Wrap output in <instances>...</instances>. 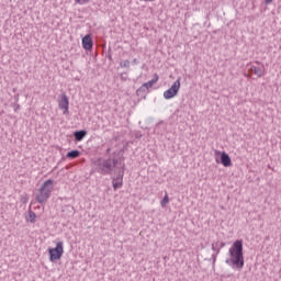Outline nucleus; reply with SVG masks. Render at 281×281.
I'll list each match as a JSON object with an SVG mask.
<instances>
[{
  "mask_svg": "<svg viewBox=\"0 0 281 281\" xmlns=\"http://www.w3.org/2000/svg\"><path fill=\"white\" fill-rule=\"evenodd\" d=\"M229 258L225 260L228 267L233 269H243L245 267V257L243 256V239L234 241L233 246L228 249Z\"/></svg>",
  "mask_w": 281,
  "mask_h": 281,
  "instance_id": "nucleus-1",
  "label": "nucleus"
},
{
  "mask_svg": "<svg viewBox=\"0 0 281 281\" xmlns=\"http://www.w3.org/2000/svg\"><path fill=\"white\" fill-rule=\"evenodd\" d=\"M117 158H98L93 166L95 168V172L99 175H102L103 177H106L109 175H113L115 172V169L117 168L119 164Z\"/></svg>",
  "mask_w": 281,
  "mask_h": 281,
  "instance_id": "nucleus-2",
  "label": "nucleus"
},
{
  "mask_svg": "<svg viewBox=\"0 0 281 281\" xmlns=\"http://www.w3.org/2000/svg\"><path fill=\"white\" fill-rule=\"evenodd\" d=\"M52 192H54V180L48 179L44 181L38 188L35 194V201L41 205H43V203H47L52 196Z\"/></svg>",
  "mask_w": 281,
  "mask_h": 281,
  "instance_id": "nucleus-3",
  "label": "nucleus"
},
{
  "mask_svg": "<svg viewBox=\"0 0 281 281\" xmlns=\"http://www.w3.org/2000/svg\"><path fill=\"white\" fill-rule=\"evenodd\" d=\"M179 89H181V77H179L171 87L164 92L165 100H172V98H177Z\"/></svg>",
  "mask_w": 281,
  "mask_h": 281,
  "instance_id": "nucleus-4",
  "label": "nucleus"
},
{
  "mask_svg": "<svg viewBox=\"0 0 281 281\" xmlns=\"http://www.w3.org/2000/svg\"><path fill=\"white\" fill-rule=\"evenodd\" d=\"M48 254L50 262H56V260H60V258H63V254H65V249L63 248V241H58L55 248H48Z\"/></svg>",
  "mask_w": 281,
  "mask_h": 281,
  "instance_id": "nucleus-5",
  "label": "nucleus"
},
{
  "mask_svg": "<svg viewBox=\"0 0 281 281\" xmlns=\"http://www.w3.org/2000/svg\"><path fill=\"white\" fill-rule=\"evenodd\" d=\"M124 164L122 165V168L117 171V176L115 178H112V186L114 190H119V188H122L123 181H124Z\"/></svg>",
  "mask_w": 281,
  "mask_h": 281,
  "instance_id": "nucleus-6",
  "label": "nucleus"
},
{
  "mask_svg": "<svg viewBox=\"0 0 281 281\" xmlns=\"http://www.w3.org/2000/svg\"><path fill=\"white\" fill-rule=\"evenodd\" d=\"M58 106L63 111L64 115L69 113V98L67 94H61L60 99L58 100Z\"/></svg>",
  "mask_w": 281,
  "mask_h": 281,
  "instance_id": "nucleus-7",
  "label": "nucleus"
},
{
  "mask_svg": "<svg viewBox=\"0 0 281 281\" xmlns=\"http://www.w3.org/2000/svg\"><path fill=\"white\" fill-rule=\"evenodd\" d=\"M82 47L83 49H93V40L91 38V35H86L82 38Z\"/></svg>",
  "mask_w": 281,
  "mask_h": 281,
  "instance_id": "nucleus-8",
  "label": "nucleus"
},
{
  "mask_svg": "<svg viewBox=\"0 0 281 281\" xmlns=\"http://www.w3.org/2000/svg\"><path fill=\"white\" fill-rule=\"evenodd\" d=\"M221 164L224 166V168H229V166H232V158L225 151L221 154Z\"/></svg>",
  "mask_w": 281,
  "mask_h": 281,
  "instance_id": "nucleus-9",
  "label": "nucleus"
},
{
  "mask_svg": "<svg viewBox=\"0 0 281 281\" xmlns=\"http://www.w3.org/2000/svg\"><path fill=\"white\" fill-rule=\"evenodd\" d=\"M249 71L250 74H254L255 76H257V78H262V76L265 75V69L254 65L249 67Z\"/></svg>",
  "mask_w": 281,
  "mask_h": 281,
  "instance_id": "nucleus-10",
  "label": "nucleus"
},
{
  "mask_svg": "<svg viewBox=\"0 0 281 281\" xmlns=\"http://www.w3.org/2000/svg\"><path fill=\"white\" fill-rule=\"evenodd\" d=\"M223 247H225V243L215 241L212 244V251H215L216 256H218L221 254V249H223Z\"/></svg>",
  "mask_w": 281,
  "mask_h": 281,
  "instance_id": "nucleus-11",
  "label": "nucleus"
},
{
  "mask_svg": "<svg viewBox=\"0 0 281 281\" xmlns=\"http://www.w3.org/2000/svg\"><path fill=\"white\" fill-rule=\"evenodd\" d=\"M159 80V75L155 74L154 78L143 85L145 89H151L153 85H156V82Z\"/></svg>",
  "mask_w": 281,
  "mask_h": 281,
  "instance_id": "nucleus-12",
  "label": "nucleus"
},
{
  "mask_svg": "<svg viewBox=\"0 0 281 281\" xmlns=\"http://www.w3.org/2000/svg\"><path fill=\"white\" fill-rule=\"evenodd\" d=\"M75 139L76 142H82V139H85V137L87 136V131L81 130V131H77L75 132Z\"/></svg>",
  "mask_w": 281,
  "mask_h": 281,
  "instance_id": "nucleus-13",
  "label": "nucleus"
},
{
  "mask_svg": "<svg viewBox=\"0 0 281 281\" xmlns=\"http://www.w3.org/2000/svg\"><path fill=\"white\" fill-rule=\"evenodd\" d=\"M66 157H68V159H78V157H80V150L75 149V150L68 151Z\"/></svg>",
  "mask_w": 281,
  "mask_h": 281,
  "instance_id": "nucleus-14",
  "label": "nucleus"
},
{
  "mask_svg": "<svg viewBox=\"0 0 281 281\" xmlns=\"http://www.w3.org/2000/svg\"><path fill=\"white\" fill-rule=\"evenodd\" d=\"M26 221H29V223H36V213L29 211V217H26Z\"/></svg>",
  "mask_w": 281,
  "mask_h": 281,
  "instance_id": "nucleus-15",
  "label": "nucleus"
},
{
  "mask_svg": "<svg viewBox=\"0 0 281 281\" xmlns=\"http://www.w3.org/2000/svg\"><path fill=\"white\" fill-rule=\"evenodd\" d=\"M169 202H170V199L168 198V194H166L164 199L160 201L161 207H166V205H168Z\"/></svg>",
  "mask_w": 281,
  "mask_h": 281,
  "instance_id": "nucleus-16",
  "label": "nucleus"
},
{
  "mask_svg": "<svg viewBox=\"0 0 281 281\" xmlns=\"http://www.w3.org/2000/svg\"><path fill=\"white\" fill-rule=\"evenodd\" d=\"M120 67L128 68V67H131V61L128 59L123 60L120 63Z\"/></svg>",
  "mask_w": 281,
  "mask_h": 281,
  "instance_id": "nucleus-17",
  "label": "nucleus"
},
{
  "mask_svg": "<svg viewBox=\"0 0 281 281\" xmlns=\"http://www.w3.org/2000/svg\"><path fill=\"white\" fill-rule=\"evenodd\" d=\"M91 0H75V3H78L79 5H85V3H89Z\"/></svg>",
  "mask_w": 281,
  "mask_h": 281,
  "instance_id": "nucleus-18",
  "label": "nucleus"
},
{
  "mask_svg": "<svg viewBox=\"0 0 281 281\" xmlns=\"http://www.w3.org/2000/svg\"><path fill=\"white\" fill-rule=\"evenodd\" d=\"M138 64H139V60H137V58L132 60V65H138Z\"/></svg>",
  "mask_w": 281,
  "mask_h": 281,
  "instance_id": "nucleus-19",
  "label": "nucleus"
},
{
  "mask_svg": "<svg viewBox=\"0 0 281 281\" xmlns=\"http://www.w3.org/2000/svg\"><path fill=\"white\" fill-rule=\"evenodd\" d=\"M216 254L215 255H212V258H213V262H216Z\"/></svg>",
  "mask_w": 281,
  "mask_h": 281,
  "instance_id": "nucleus-20",
  "label": "nucleus"
},
{
  "mask_svg": "<svg viewBox=\"0 0 281 281\" xmlns=\"http://www.w3.org/2000/svg\"><path fill=\"white\" fill-rule=\"evenodd\" d=\"M246 78H251V75L245 74Z\"/></svg>",
  "mask_w": 281,
  "mask_h": 281,
  "instance_id": "nucleus-21",
  "label": "nucleus"
},
{
  "mask_svg": "<svg viewBox=\"0 0 281 281\" xmlns=\"http://www.w3.org/2000/svg\"><path fill=\"white\" fill-rule=\"evenodd\" d=\"M109 153H111V147H109L108 149H106V154L109 155Z\"/></svg>",
  "mask_w": 281,
  "mask_h": 281,
  "instance_id": "nucleus-22",
  "label": "nucleus"
},
{
  "mask_svg": "<svg viewBox=\"0 0 281 281\" xmlns=\"http://www.w3.org/2000/svg\"><path fill=\"white\" fill-rule=\"evenodd\" d=\"M271 1H273V0H266V3H271Z\"/></svg>",
  "mask_w": 281,
  "mask_h": 281,
  "instance_id": "nucleus-23",
  "label": "nucleus"
},
{
  "mask_svg": "<svg viewBox=\"0 0 281 281\" xmlns=\"http://www.w3.org/2000/svg\"><path fill=\"white\" fill-rule=\"evenodd\" d=\"M68 210H74V206H67Z\"/></svg>",
  "mask_w": 281,
  "mask_h": 281,
  "instance_id": "nucleus-24",
  "label": "nucleus"
}]
</instances>
